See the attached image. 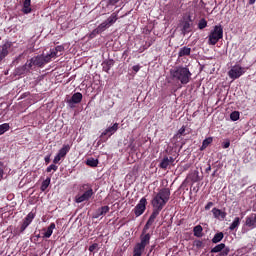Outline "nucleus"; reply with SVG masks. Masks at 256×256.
<instances>
[{
  "instance_id": "obj_47",
  "label": "nucleus",
  "mask_w": 256,
  "mask_h": 256,
  "mask_svg": "<svg viewBox=\"0 0 256 256\" xmlns=\"http://www.w3.org/2000/svg\"><path fill=\"white\" fill-rule=\"evenodd\" d=\"M3 173H4V171H3V163L0 162V181H2V179H3Z\"/></svg>"
},
{
  "instance_id": "obj_33",
  "label": "nucleus",
  "mask_w": 256,
  "mask_h": 256,
  "mask_svg": "<svg viewBox=\"0 0 256 256\" xmlns=\"http://www.w3.org/2000/svg\"><path fill=\"white\" fill-rule=\"evenodd\" d=\"M169 157H164L159 164L160 169H167L169 167Z\"/></svg>"
},
{
  "instance_id": "obj_40",
  "label": "nucleus",
  "mask_w": 256,
  "mask_h": 256,
  "mask_svg": "<svg viewBox=\"0 0 256 256\" xmlns=\"http://www.w3.org/2000/svg\"><path fill=\"white\" fill-rule=\"evenodd\" d=\"M57 169H59L57 165L51 164L50 166L47 167L46 171L47 173H51L52 171H57Z\"/></svg>"
},
{
  "instance_id": "obj_30",
  "label": "nucleus",
  "mask_w": 256,
  "mask_h": 256,
  "mask_svg": "<svg viewBox=\"0 0 256 256\" xmlns=\"http://www.w3.org/2000/svg\"><path fill=\"white\" fill-rule=\"evenodd\" d=\"M223 237H225L223 232L216 233L212 238V243H221V241H223Z\"/></svg>"
},
{
  "instance_id": "obj_14",
  "label": "nucleus",
  "mask_w": 256,
  "mask_h": 256,
  "mask_svg": "<svg viewBox=\"0 0 256 256\" xmlns=\"http://www.w3.org/2000/svg\"><path fill=\"white\" fill-rule=\"evenodd\" d=\"M56 228L55 223H51L47 229H43L44 233L42 234V238L43 239H49L51 237V235H53V230Z\"/></svg>"
},
{
  "instance_id": "obj_13",
  "label": "nucleus",
  "mask_w": 256,
  "mask_h": 256,
  "mask_svg": "<svg viewBox=\"0 0 256 256\" xmlns=\"http://www.w3.org/2000/svg\"><path fill=\"white\" fill-rule=\"evenodd\" d=\"M119 129V124L115 123L113 126L108 127L104 132H102L101 137H104V135H107L108 137H111V135H115L117 133V130Z\"/></svg>"
},
{
  "instance_id": "obj_44",
  "label": "nucleus",
  "mask_w": 256,
  "mask_h": 256,
  "mask_svg": "<svg viewBox=\"0 0 256 256\" xmlns=\"http://www.w3.org/2000/svg\"><path fill=\"white\" fill-rule=\"evenodd\" d=\"M194 245H195V247H197L199 249V248L203 247V242L201 240H196L194 242Z\"/></svg>"
},
{
  "instance_id": "obj_31",
  "label": "nucleus",
  "mask_w": 256,
  "mask_h": 256,
  "mask_svg": "<svg viewBox=\"0 0 256 256\" xmlns=\"http://www.w3.org/2000/svg\"><path fill=\"white\" fill-rule=\"evenodd\" d=\"M190 179L193 181V183H197L198 181H201V178H199V171L195 170L190 174Z\"/></svg>"
},
{
  "instance_id": "obj_4",
  "label": "nucleus",
  "mask_w": 256,
  "mask_h": 256,
  "mask_svg": "<svg viewBox=\"0 0 256 256\" xmlns=\"http://www.w3.org/2000/svg\"><path fill=\"white\" fill-rule=\"evenodd\" d=\"M151 241V234H141L140 242L136 243L133 248V256H142L145 253V248Z\"/></svg>"
},
{
  "instance_id": "obj_35",
  "label": "nucleus",
  "mask_w": 256,
  "mask_h": 256,
  "mask_svg": "<svg viewBox=\"0 0 256 256\" xmlns=\"http://www.w3.org/2000/svg\"><path fill=\"white\" fill-rule=\"evenodd\" d=\"M51 185V178H46L41 185V191H47V188Z\"/></svg>"
},
{
  "instance_id": "obj_55",
  "label": "nucleus",
  "mask_w": 256,
  "mask_h": 256,
  "mask_svg": "<svg viewBox=\"0 0 256 256\" xmlns=\"http://www.w3.org/2000/svg\"><path fill=\"white\" fill-rule=\"evenodd\" d=\"M217 173V170H215L213 173H212V177H215V174Z\"/></svg>"
},
{
  "instance_id": "obj_24",
  "label": "nucleus",
  "mask_w": 256,
  "mask_h": 256,
  "mask_svg": "<svg viewBox=\"0 0 256 256\" xmlns=\"http://www.w3.org/2000/svg\"><path fill=\"white\" fill-rule=\"evenodd\" d=\"M121 0H103L102 1V7H106V9H109V7H113V5H117Z\"/></svg>"
},
{
  "instance_id": "obj_6",
  "label": "nucleus",
  "mask_w": 256,
  "mask_h": 256,
  "mask_svg": "<svg viewBox=\"0 0 256 256\" xmlns=\"http://www.w3.org/2000/svg\"><path fill=\"white\" fill-rule=\"evenodd\" d=\"M223 39V26L216 25L208 35V45H217Z\"/></svg>"
},
{
  "instance_id": "obj_11",
  "label": "nucleus",
  "mask_w": 256,
  "mask_h": 256,
  "mask_svg": "<svg viewBox=\"0 0 256 256\" xmlns=\"http://www.w3.org/2000/svg\"><path fill=\"white\" fill-rule=\"evenodd\" d=\"M9 49H11V43L7 42L0 46V63L5 59L7 55H9Z\"/></svg>"
},
{
  "instance_id": "obj_20",
  "label": "nucleus",
  "mask_w": 256,
  "mask_h": 256,
  "mask_svg": "<svg viewBox=\"0 0 256 256\" xmlns=\"http://www.w3.org/2000/svg\"><path fill=\"white\" fill-rule=\"evenodd\" d=\"M191 55V48L187 46H183L182 48L179 49L178 52V57H189Z\"/></svg>"
},
{
  "instance_id": "obj_10",
  "label": "nucleus",
  "mask_w": 256,
  "mask_h": 256,
  "mask_svg": "<svg viewBox=\"0 0 256 256\" xmlns=\"http://www.w3.org/2000/svg\"><path fill=\"white\" fill-rule=\"evenodd\" d=\"M33 219H35V213H28L20 227V233H23L33 223Z\"/></svg>"
},
{
  "instance_id": "obj_54",
  "label": "nucleus",
  "mask_w": 256,
  "mask_h": 256,
  "mask_svg": "<svg viewBox=\"0 0 256 256\" xmlns=\"http://www.w3.org/2000/svg\"><path fill=\"white\" fill-rule=\"evenodd\" d=\"M21 57H23V55H19V56L16 58V61H19V59H21Z\"/></svg>"
},
{
  "instance_id": "obj_39",
  "label": "nucleus",
  "mask_w": 256,
  "mask_h": 256,
  "mask_svg": "<svg viewBox=\"0 0 256 256\" xmlns=\"http://www.w3.org/2000/svg\"><path fill=\"white\" fill-rule=\"evenodd\" d=\"M205 27H207V20H205V18H202L198 23V29H205Z\"/></svg>"
},
{
  "instance_id": "obj_21",
  "label": "nucleus",
  "mask_w": 256,
  "mask_h": 256,
  "mask_svg": "<svg viewBox=\"0 0 256 256\" xmlns=\"http://www.w3.org/2000/svg\"><path fill=\"white\" fill-rule=\"evenodd\" d=\"M43 59L44 63L47 65V63H51L52 59H57V56L55 52H52V50H50L48 54L43 55Z\"/></svg>"
},
{
  "instance_id": "obj_38",
  "label": "nucleus",
  "mask_w": 256,
  "mask_h": 256,
  "mask_svg": "<svg viewBox=\"0 0 256 256\" xmlns=\"http://www.w3.org/2000/svg\"><path fill=\"white\" fill-rule=\"evenodd\" d=\"M240 114L238 111H234L230 114L231 121H239Z\"/></svg>"
},
{
  "instance_id": "obj_37",
  "label": "nucleus",
  "mask_w": 256,
  "mask_h": 256,
  "mask_svg": "<svg viewBox=\"0 0 256 256\" xmlns=\"http://www.w3.org/2000/svg\"><path fill=\"white\" fill-rule=\"evenodd\" d=\"M211 143H213V138H206L202 142V149H207V147H209V145H211Z\"/></svg>"
},
{
  "instance_id": "obj_19",
  "label": "nucleus",
  "mask_w": 256,
  "mask_h": 256,
  "mask_svg": "<svg viewBox=\"0 0 256 256\" xmlns=\"http://www.w3.org/2000/svg\"><path fill=\"white\" fill-rule=\"evenodd\" d=\"M35 67H45V60L43 58V55H38L32 58Z\"/></svg>"
},
{
  "instance_id": "obj_53",
  "label": "nucleus",
  "mask_w": 256,
  "mask_h": 256,
  "mask_svg": "<svg viewBox=\"0 0 256 256\" xmlns=\"http://www.w3.org/2000/svg\"><path fill=\"white\" fill-rule=\"evenodd\" d=\"M209 171H211V165H209V166L206 168V173H209Z\"/></svg>"
},
{
  "instance_id": "obj_9",
  "label": "nucleus",
  "mask_w": 256,
  "mask_h": 256,
  "mask_svg": "<svg viewBox=\"0 0 256 256\" xmlns=\"http://www.w3.org/2000/svg\"><path fill=\"white\" fill-rule=\"evenodd\" d=\"M231 249L225 245V243H220L211 249V253H220V256H227Z\"/></svg>"
},
{
  "instance_id": "obj_12",
  "label": "nucleus",
  "mask_w": 256,
  "mask_h": 256,
  "mask_svg": "<svg viewBox=\"0 0 256 256\" xmlns=\"http://www.w3.org/2000/svg\"><path fill=\"white\" fill-rule=\"evenodd\" d=\"M191 23H193V20L191 19V16L189 15L187 19L184 18L183 24H182V33L185 35V33H191Z\"/></svg>"
},
{
  "instance_id": "obj_5",
  "label": "nucleus",
  "mask_w": 256,
  "mask_h": 256,
  "mask_svg": "<svg viewBox=\"0 0 256 256\" xmlns=\"http://www.w3.org/2000/svg\"><path fill=\"white\" fill-rule=\"evenodd\" d=\"M80 191L82 195H76L75 197L76 203H83L84 201H89V199H91L94 195L93 186H91V184L89 183L83 184L80 187Z\"/></svg>"
},
{
  "instance_id": "obj_50",
  "label": "nucleus",
  "mask_w": 256,
  "mask_h": 256,
  "mask_svg": "<svg viewBox=\"0 0 256 256\" xmlns=\"http://www.w3.org/2000/svg\"><path fill=\"white\" fill-rule=\"evenodd\" d=\"M44 161H45V163H50L51 162V156L50 155L45 156Z\"/></svg>"
},
{
  "instance_id": "obj_17",
  "label": "nucleus",
  "mask_w": 256,
  "mask_h": 256,
  "mask_svg": "<svg viewBox=\"0 0 256 256\" xmlns=\"http://www.w3.org/2000/svg\"><path fill=\"white\" fill-rule=\"evenodd\" d=\"M115 65V61L113 59H108L102 62V69L105 73H109L111 71V67Z\"/></svg>"
},
{
  "instance_id": "obj_25",
  "label": "nucleus",
  "mask_w": 256,
  "mask_h": 256,
  "mask_svg": "<svg viewBox=\"0 0 256 256\" xmlns=\"http://www.w3.org/2000/svg\"><path fill=\"white\" fill-rule=\"evenodd\" d=\"M194 237H203V227L197 225L193 228Z\"/></svg>"
},
{
  "instance_id": "obj_7",
  "label": "nucleus",
  "mask_w": 256,
  "mask_h": 256,
  "mask_svg": "<svg viewBox=\"0 0 256 256\" xmlns=\"http://www.w3.org/2000/svg\"><path fill=\"white\" fill-rule=\"evenodd\" d=\"M247 73V68L241 66L240 64H236L230 68L228 71V77L235 81V79H239V77H243Z\"/></svg>"
},
{
  "instance_id": "obj_28",
  "label": "nucleus",
  "mask_w": 256,
  "mask_h": 256,
  "mask_svg": "<svg viewBox=\"0 0 256 256\" xmlns=\"http://www.w3.org/2000/svg\"><path fill=\"white\" fill-rule=\"evenodd\" d=\"M71 151V146L69 145H64L59 151H58V155L60 157H65V155H67V152Z\"/></svg>"
},
{
  "instance_id": "obj_49",
  "label": "nucleus",
  "mask_w": 256,
  "mask_h": 256,
  "mask_svg": "<svg viewBox=\"0 0 256 256\" xmlns=\"http://www.w3.org/2000/svg\"><path fill=\"white\" fill-rule=\"evenodd\" d=\"M213 202H208L205 206V211H209V209H211V207H213Z\"/></svg>"
},
{
  "instance_id": "obj_36",
  "label": "nucleus",
  "mask_w": 256,
  "mask_h": 256,
  "mask_svg": "<svg viewBox=\"0 0 256 256\" xmlns=\"http://www.w3.org/2000/svg\"><path fill=\"white\" fill-rule=\"evenodd\" d=\"M9 128H10L9 123H4L0 125V135L7 133V131H9Z\"/></svg>"
},
{
  "instance_id": "obj_15",
  "label": "nucleus",
  "mask_w": 256,
  "mask_h": 256,
  "mask_svg": "<svg viewBox=\"0 0 256 256\" xmlns=\"http://www.w3.org/2000/svg\"><path fill=\"white\" fill-rule=\"evenodd\" d=\"M245 225L249 227V229H255L256 227V214H251L246 217Z\"/></svg>"
},
{
  "instance_id": "obj_23",
  "label": "nucleus",
  "mask_w": 256,
  "mask_h": 256,
  "mask_svg": "<svg viewBox=\"0 0 256 256\" xmlns=\"http://www.w3.org/2000/svg\"><path fill=\"white\" fill-rule=\"evenodd\" d=\"M107 213H109V206H102L96 211V219L102 215H107Z\"/></svg>"
},
{
  "instance_id": "obj_1",
  "label": "nucleus",
  "mask_w": 256,
  "mask_h": 256,
  "mask_svg": "<svg viewBox=\"0 0 256 256\" xmlns=\"http://www.w3.org/2000/svg\"><path fill=\"white\" fill-rule=\"evenodd\" d=\"M169 199H171V190L169 188H162L154 194L151 200L153 212L147 221L148 225H153V223H155V219H157L159 213L163 211V207L169 203Z\"/></svg>"
},
{
  "instance_id": "obj_29",
  "label": "nucleus",
  "mask_w": 256,
  "mask_h": 256,
  "mask_svg": "<svg viewBox=\"0 0 256 256\" xmlns=\"http://www.w3.org/2000/svg\"><path fill=\"white\" fill-rule=\"evenodd\" d=\"M52 53H55L56 57H61V53L65 51V47L63 46H56L55 48L51 49Z\"/></svg>"
},
{
  "instance_id": "obj_46",
  "label": "nucleus",
  "mask_w": 256,
  "mask_h": 256,
  "mask_svg": "<svg viewBox=\"0 0 256 256\" xmlns=\"http://www.w3.org/2000/svg\"><path fill=\"white\" fill-rule=\"evenodd\" d=\"M230 145H231V142L226 141V142H223L222 147L223 149H229Z\"/></svg>"
},
{
  "instance_id": "obj_43",
  "label": "nucleus",
  "mask_w": 256,
  "mask_h": 256,
  "mask_svg": "<svg viewBox=\"0 0 256 256\" xmlns=\"http://www.w3.org/2000/svg\"><path fill=\"white\" fill-rule=\"evenodd\" d=\"M61 159H63L59 154H57L54 159H53V163L55 165H57V163H59V161H61Z\"/></svg>"
},
{
  "instance_id": "obj_51",
  "label": "nucleus",
  "mask_w": 256,
  "mask_h": 256,
  "mask_svg": "<svg viewBox=\"0 0 256 256\" xmlns=\"http://www.w3.org/2000/svg\"><path fill=\"white\" fill-rule=\"evenodd\" d=\"M168 163L171 165V163H175V158L174 157H169L168 158Z\"/></svg>"
},
{
  "instance_id": "obj_45",
  "label": "nucleus",
  "mask_w": 256,
  "mask_h": 256,
  "mask_svg": "<svg viewBox=\"0 0 256 256\" xmlns=\"http://www.w3.org/2000/svg\"><path fill=\"white\" fill-rule=\"evenodd\" d=\"M152 224H149V222H146L144 229H143V233L142 235H146L145 233L147 232V229H149L151 227Z\"/></svg>"
},
{
  "instance_id": "obj_16",
  "label": "nucleus",
  "mask_w": 256,
  "mask_h": 256,
  "mask_svg": "<svg viewBox=\"0 0 256 256\" xmlns=\"http://www.w3.org/2000/svg\"><path fill=\"white\" fill-rule=\"evenodd\" d=\"M212 213L215 219H225V217H227V212L222 211L219 208H213Z\"/></svg>"
},
{
  "instance_id": "obj_2",
  "label": "nucleus",
  "mask_w": 256,
  "mask_h": 256,
  "mask_svg": "<svg viewBox=\"0 0 256 256\" xmlns=\"http://www.w3.org/2000/svg\"><path fill=\"white\" fill-rule=\"evenodd\" d=\"M191 71L187 67H175L170 70V77L173 81H180L182 85H187L191 81Z\"/></svg>"
},
{
  "instance_id": "obj_8",
  "label": "nucleus",
  "mask_w": 256,
  "mask_h": 256,
  "mask_svg": "<svg viewBox=\"0 0 256 256\" xmlns=\"http://www.w3.org/2000/svg\"><path fill=\"white\" fill-rule=\"evenodd\" d=\"M145 209H147V199L141 198L139 203L134 208L136 217H141V214L145 213Z\"/></svg>"
},
{
  "instance_id": "obj_52",
  "label": "nucleus",
  "mask_w": 256,
  "mask_h": 256,
  "mask_svg": "<svg viewBox=\"0 0 256 256\" xmlns=\"http://www.w3.org/2000/svg\"><path fill=\"white\" fill-rule=\"evenodd\" d=\"M256 0H249V5H255Z\"/></svg>"
},
{
  "instance_id": "obj_42",
  "label": "nucleus",
  "mask_w": 256,
  "mask_h": 256,
  "mask_svg": "<svg viewBox=\"0 0 256 256\" xmlns=\"http://www.w3.org/2000/svg\"><path fill=\"white\" fill-rule=\"evenodd\" d=\"M185 135V126H182L179 130L178 133L176 134V137L180 139L181 136Z\"/></svg>"
},
{
  "instance_id": "obj_34",
  "label": "nucleus",
  "mask_w": 256,
  "mask_h": 256,
  "mask_svg": "<svg viewBox=\"0 0 256 256\" xmlns=\"http://www.w3.org/2000/svg\"><path fill=\"white\" fill-rule=\"evenodd\" d=\"M24 67H26L27 72L29 73V71H31V69L35 67V62L33 61V58H31L30 60H27V62L24 64Z\"/></svg>"
},
{
  "instance_id": "obj_48",
  "label": "nucleus",
  "mask_w": 256,
  "mask_h": 256,
  "mask_svg": "<svg viewBox=\"0 0 256 256\" xmlns=\"http://www.w3.org/2000/svg\"><path fill=\"white\" fill-rule=\"evenodd\" d=\"M141 69V66H139V65H134L133 67H132V70L135 72V73H139V70Z\"/></svg>"
},
{
  "instance_id": "obj_18",
  "label": "nucleus",
  "mask_w": 256,
  "mask_h": 256,
  "mask_svg": "<svg viewBox=\"0 0 256 256\" xmlns=\"http://www.w3.org/2000/svg\"><path fill=\"white\" fill-rule=\"evenodd\" d=\"M31 11H33V9H31V0H24L22 6V13H24V15H29Z\"/></svg>"
},
{
  "instance_id": "obj_22",
  "label": "nucleus",
  "mask_w": 256,
  "mask_h": 256,
  "mask_svg": "<svg viewBox=\"0 0 256 256\" xmlns=\"http://www.w3.org/2000/svg\"><path fill=\"white\" fill-rule=\"evenodd\" d=\"M83 100V94H81L80 92L74 93L70 99V103H79L80 101Z\"/></svg>"
},
{
  "instance_id": "obj_41",
  "label": "nucleus",
  "mask_w": 256,
  "mask_h": 256,
  "mask_svg": "<svg viewBox=\"0 0 256 256\" xmlns=\"http://www.w3.org/2000/svg\"><path fill=\"white\" fill-rule=\"evenodd\" d=\"M97 249H99V244H97V243H94V244L90 245L89 248H88L90 253H93L94 251H97Z\"/></svg>"
},
{
  "instance_id": "obj_3",
  "label": "nucleus",
  "mask_w": 256,
  "mask_h": 256,
  "mask_svg": "<svg viewBox=\"0 0 256 256\" xmlns=\"http://www.w3.org/2000/svg\"><path fill=\"white\" fill-rule=\"evenodd\" d=\"M117 19H119V14H117V12L112 13L105 21L99 24L98 27L91 32V39H93V37L96 35L103 33V31H107L109 27H113V25L117 23Z\"/></svg>"
},
{
  "instance_id": "obj_32",
  "label": "nucleus",
  "mask_w": 256,
  "mask_h": 256,
  "mask_svg": "<svg viewBox=\"0 0 256 256\" xmlns=\"http://www.w3.org/2000/svg\"><path fill=\"white\" fill-rule=\"evenodd\" d=\"M86 165H88L89 167H97L99 165V160L95 158H89L86 161Z\"/></svg>"
},
{
  "instance_id": "obj_26",
  "label": "nucleus",
  "mask_w": 256,
  "mask_h": 256,
  "mask_svg": "<svg viewBox=\"0 0 256 256\" xmlns=\"http://www.w3.org/2000/svg\"><path fill=\"white\" fill-rule=\"evenodd\" d=\"M14 73H15V75L21 76V75H27V73H29V72L27 71L25 65H23V66L16 68Z\"/></svg>"
},
{
  "instance_id": "obj_27",
  "label": "nucleus",
  "mask_w": 256,
  "mask_h": 256,
  "mask_svg": "<svg viewBox=\"0 0 256 256\" xmlns=\"http://www.w3.org/2000/svg\"><path fill=\"white\" fill-rule=\"evenodd\" d=\"M240 224H241V218L239 217L234 218L233 222L229 227L230 231H235V229H237V227H239Z\"/></svg>"
}]
</instances>
